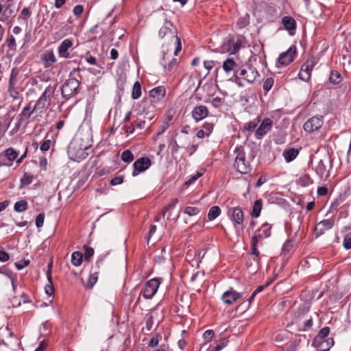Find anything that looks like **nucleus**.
<instances>
[{
  "mask_svg": "<svg viewBox=\"0 0 351 351\" xmlns=\"http://www.w3.org/2000/svg\"><path fill=\"white\" fill-rule=\"evenodd\" d=\"M203 128H204V131L207 133L206 136H208L213 130V125L210 123H205L203 125Z\"/></svg>",
  "mask_w": 351,
  "mask_h": 351,
  "instance_id": "obj_59",
  "label": "nucleus"
},
{
  "mask_svg": "<svg viewBox=\"0 0 351 351\" xmlns=\"http://www.w3.org/2000/svg\"><path fill=\"white\" fill-rule=\"evenodd\" d=\"M323 123L322 117H313L304 123V130L308 133L313 132L321 128Z\"/></svg>",
  "mask_w": 351,
  "mask_h": 351,
  "instance_id": "obj_6",
  "label": "nucleus"
},
{
  "mask_svg": "<svg viewBox=\"0 0 351 351\" xmlns=\"http://www.w3.org/2000/svg\"><path fill=\"white\" fill-rule=\"evenodd\" d=\"M282 23L285 28L289 32L294 31L295 29V21L291 16H284L282 19Z\"/></svg>",
  "mask_w": 351,
  "mask_h": 351,
  "instance_id": "obj_22",
  "label": "nucleus"
},
{
  "mask_svg": "<svg viewBox=\"0 0 351 351\" xmlns=\"http://www.w3.org/2000/svg\"><path fill=\"white\" fill-rule=\"evenodd\" d=\"M343 245L347 250L351 248V233L348 234L344 237Z\"/></svg>",
  "mask_w": 351,
  "mask_h": 351,
  "instance_id": "obj_48",
  "label": "nucleus"
},
{
  "mask_svg": "<svg viewBox=\"0 0 351 351\" xmlns=\"http://www.w3.org/2000/svg\"><path fill=\"white\" fill-rule=\"evenodd\" d=\"M28 204L25 200L16 202L14 206V210L17 213H21L27 209Z\"/></svg>",
  "mask_w": 351,
  "mask_h": 351,
  "instance_id": "obj_34",
  "label": "nucleus"
},
{
  "mask_svg": "<svg viewBox=\"0 0 351 351\" xmlns=\"http://www.w3.org/2000/svg\"><path fill=\"white\" fill-rule=\"evenodd\" d=\"M312 325L313 319L311 317H310L309 319H307L306 321H304L302 330L304 331L308 330L311 328Z\"/></svg>",
  "mask_w": 351,
  "mask_h": 351,
  "instance_id": "obj_58",
  "label": "nucleus"
},
{
  "mask_svg": "<svg viewBox=\"0 0 351 351\" xmlns=\"http://www.w3.org/2000/svg\"><path fill=\"white\" fill-rule=\"evenodd\" d=\"M5 156L10 161H13L16 158L18 154L13 148H8L5 151Z\"/></svg>",
  "mask_w": 351,
  "mask_h": 351,
  "instance_id": "obj_42",
  "label": "nucleus"
},
{
  "mask_svg": "<svg viewBox=\"0 0 351 351\" xmlns=\"http://www.w3.org/2000/svg\"><path fill=\"white\" fill-rule=\"evenodd\" d=\"M222 100H223L222 98L216 97L211 99L210 103L213 107L219 108L222 104Z\"/></svg>",
  "mask_w": 351,
  "mask_h": 351,
  "instance_id": "obj_54",
  "label": "nucleus"
},
{
  "mask_svg": "<svg viewBox=\"0 0 351 351\" xmlns=\"http://www.w3.org/2000/svg\"><path fill=\"white\" fill-rule=\"evenodd\" d=\"M341 74L337 71H332L330 74L329 80L334 84H338L341 82Z\"/></svg>",
  "mask_w": 351,
  "mask_h": 351,
  "instance_id": "obj_37",
  "label": "nucleus"
},
{
  "mask_svg": "<svg viewBox=\"0 0 351 351\" xmlns=\"http://www.w3.org/2000/svg\"><path fill=\"white\" fill-rule=\"evenodd\" d=\"M257 124H258L257 121H253L245 123L244 128L245 130L252 132L256 128Z\"/></svg>",
  "mask_w": 351,
  "mask_h": 351,
  "instance_id": "obj_51",
  "label": "nucleus"
},
{
  "mask_svg": "<svg viewBox=\"0 0 351 351\" xmlns=\"http://www.w3.org/2000/svg\"><path fill=\"white\" fill-rule=\"evenodd\" d=\"M42 59L47 63V66H51L56 62V58L52 51H46Z\"/></svg>",
  "mask_w": 351,
  "mask_h": 351,
  "instance_id": "obj_26",
  "label": "nucleus"
},
{
  "mask_svg": "<svg viewBox=\"0 0 351 351\" xmlns=\"http://www.w3.org/2000/svg\"><path fill=\"white\" fill-rule=\"evenodd\" d=\"M47 277L49 284H47L45 287V291L46 294H47L48 295H51L54 291V288L53 286L50 269L47 271Z\"/></svg>",
  "mask_w": 351,
  "mask_h": 351,
  "instance_id": "obj_28",
  "label": "nucleus"
},
{
  "mask_svg": "<svg viewBox=\"0 0 351 351\" xmlns=\"http://www.w3.org/2000/svg\"><path fill=\"white\" fill-rule=\"evenodd\" d=\"M298 155V151L295 148H290L289 149H286L283 152V156L285 157V160L287 162H289L293 160Z\"/></svg>",
  "mask_w": 351,
  "mask_h": 351,
  "instance_id": "obj_25",
  "label": "nucleus"
},
{
  "mask_svg": "<svg viewBox=\"0 0 351 351\" xmlns=\"http://www.w3.org/2000/svg\"><path fill=\"white\" fill-rule=\"evenodd\" d=\"M296 53V48L295 46H291L289 49L284 53H282L278 58V63L281 65L286 66L293 62Z\"/></svg>",
  "mask_w": 351,
  "mask_h": 351,
  "instance_id": "obj_10",
  "label": "nucleus"
},
{
  "mask_svg": "<svg viewBox=\"0 0 351 351\" xmlns=\"http://www.w3.org/2000/svg\"><path fill=\"white\" fill-rule=\"evenodd\" d=\"M51 145V140H46L41 144L40 149L42 152H47L49 149Z\"/></svg>",
  "mask_w": 351,
  "mask_h": 351,
  "instance_id": "obj_53",
  "label": "nucleus"
},
{
  "mask_svg": "<svg viewBox=\"0 0 351 351\" xmlns=\"http://www.w3.org/2000/svg\"><path fill=\"white\" fill-rule=\"evenodd\" d=\"M152 165L151 160L147 157L137 159L133 164L132 176L135 177L139 173L145 171Z\"/></svg>",
  "mask_w": 351,
  "mask_h": 351,
  "instance_id": "obj_4",
  "label": "nucleus"
},
{
  "mask_svg": "<svg viewBox=\"0 0 351 351\" xmlns=\"http://www.w3.org/2000/svg\"><path fill=\"white\" fill-rule=\"evenodd\" d=\"M166 94V89L164 86H158L149 91V97L153 102H158L163 99Z\"/></svg>",
  "mask_w": 351,
  "mask_h": 351,
  "instance_id": "obj_18",
  "label": "nucleus"
},
{
  "mask_svg": "<svg viewBox=\"0 0 351 351\" xmlns=\"http://www.w3.org/2000/svg\"><path fill=\"white\" fill-rule=\"evenodd\" d=\"M160 335H156L153 337L149 343V346L152 348L156 347L158 344L159 339L160 338Z\"/></svg>",
  "mask_w": 351,
  "mask_h": 351,
  "instance_id": "obj_55",
  "label": "nucleus"
},
{
  "mask_svg": "<svg viewBox=\"0 0 351 351\" xmlns=\"http://www.w3.org/2000/svg\"><path fill=\"white\" fill-rule=\"evenodd\" d=\"M86 149H87V147H80L77 150L76 143H72L69 147V153L74 158V160H80L86 158V154L84 152Z\"/></svg>",
  "mask_w": 351,
  "mask_h": 351,
  "instance_id": "obj_17",
  "label": "nucleus"
},
{
  "mask_svg": "<svg viewBox=\"0 0 351 351\" xmlns=\"http://www.w3.org/2000/svg\"><path fill=\"white\" fill-rule=\"evenodd\" d=\"M11 123V119L9 117H5L0 120V134L3 135L8 130Z\"/></svg>",
  "mask_w": 351,
  "mask_h": 351,
  "instance_id": "obj_29",
  "label": "nucleus"
},
{
  "mask_svg": "<svg viewBox=\"0 0 351 351\" xmlns=\"http://www.w3.org/2000/svg\"><path fill=\"white\" fill-rule=\"evenodd\" d=\"M237 67V64L234 61L232 58H228L226 60L222 65L223 71L229 74L231 71H234Z\"/></svg>",
  "mask_w": 351,
  "mask_h": 351,
  "instance_id": "obj_23",
  "label": "nucleus"
},
{
  "mask_svg": "<svg viewBox=\"0 0 351 351\" xmlns=\"http://www.w3.org/2000/svg\"><path fill=\"white\" fill-rule=\"evenodd\" d=\"M250 23V16L248 14H245L244 16L241 17L237 22V27L239 29H243L248 25Z\"/></svg>",
  "mask_w": 351,
  "mask_h": 351,
  "instance_id": "obj_38",
  "label": "nucleus"
},
{
  "mask_svg": "<svg viewBox=\"0 0 351 351\" xmlns=\"http://www.w3.org/2000/svg\"><path fill=\"white\" fill-rule=\"evenodd\" d=\"M317 342H319L317 346L318 351H328L334 345V340L332 337L322 339Z\"/></svg>",
  "mask_w": 351,
  "mask_h": 351,
  "instance_id": "obj_21",
  "label": "nucleus"
},
{
  "mask_svg": "<svg viewBox=\"0 0 351 351\" xmlns=\"http://www.w3.org/2000/svg\"><path fill=\"white\" fill-rule=\"evenodd\" d=\"M141 95V86L138 82H136L134 84L132 92V98L133 99H138Z\"/></svg>",
  "mask_w": 351,
  "mask_h": 351,
  "instance_id": "obj_36",
  "label": "nucleus"
},
{
  "mask_svg": "<svg viewBox=\"0 0 351 351\" xmlns=\"http://www.w3.org/2000/svg\"><path fill=\"white\" fill-rule=\"evenodd\" d=\"M199 211L200 210L199 208L192 206H186L184 210V213L189 216L196 215L199 213Z\"/></svg>",
  "mask_w": 351,
  "mask_h": 351,
  "instance_id": "obj_43",
  "label": "nucleus"
},
{
  "mask_svg": "<svg viewBox=\"0 0 351 351\" xmlns=\"http://www.w3.org/2000/svg\"><path fill=\"white\" fill-rule=\"evenodd\" d=\"M271 227L267 223L262 225L261 228L258 230L259 237L267 238L271 234L270 232Z\"/></svg>",
  "mask_w": 351,
  "mask_h": 351,
  "instance_id": "obj_32",
  "label": "nucleus"
},
{
  "mask_svg": "<svg viewBox=\"0 0 351 351\" xmlns=\"http://www.w3.org/2000/svg\"><path fill=\"white\" fill-rule=\"evenodd\" d=\"M9 94L11 97H12L14 99H19L21 98V95L12 86H10L9 89Z\"/></svg>",
  "mask_w": 351,
  "mask_h": 351,
  "instance_id": "obj_49",
  "label": "nucleus"
},
{
  "mask_svg": "<svg viewBox=\"0 0 351 351\" xmlns=\"http://www.w3.org/2000/svg\"><path fill=\"white\" fill-rule=\"evenodd\" d=\"M328 165H331L330 160L327 156H325L318 161L315 166V172L320 178H322L326 173Z\"/></svg>",
  "mask_w": 351,
  "mask_h": 351,
  "instance_id": "obj_15",
  "label": "nucleus"
},
{
  "mask_svg": "<svg viewBox=\"0 0 351 351\" xmlns=\"http://www.w3.org/2000/svg\"><path fill=\"white\" fill-rule=\"evenodd\" d=\"M178 198H174L173 199L171 202L167 206V207L165 208V210L162 212V215L165 216V213L174 208L176 206V205L178 204Z\"/></svg>",
  "mask_w": 351,
  "mask_h": 351,
  "instance_id": "obj_52",
  "label": "nucleus"
},
{
  "mask_svg": "<svg viewBox=\"0 0 351 351\" xmlns=\"http://www.w3.org/2000/svg\"><path fill=\"white\" fill-rule=\"evenodd\" d=\"M262 209V200L261 199H257L254 202L252 211V216L253 217L257 218L259 217L261 211Z\"/></svg>",
  "mask_w": 351,
  "mask_h": 351,
  "instance_id": "obj_30",
  "label": "nucleus"
},
{
  "mask_svg": "<svg viewBox=\"0 0 351 351\" xmlns=\"http://www.w3.org/2000/svg\"><path fill=\"white\" fill-rule=\"evenodd\" d=\"M329 332H330V328L328 326L324 327L318 332V334L316 337V339H315V341L325 339L329 335Z\"/></svg>",
  "mask_w": 351,
  "mask_h": 351,
  "instance_id": "obj_39",
  "label": "nucleus"
},
{
  "mask_svg": "<svg viewBox=\"0 0 351 351\" xmlns=\"http://www.w3.org/2000/svg\"><path fill=\"white\" fill-rule=\"evenodd\" d=\"M263 238L259 237V234H257L252 237V241H251V246H256L257 247L258 242L261 240Z\"/></svg>",
  "mask_w": 351,
  "mask_h": 351,
  "instance_id": "obj_62",
  "label": "nucleus"
},
{
  "mask_svg": "<svg viewBox=\"0 0 351 351\" xmlns=\"http://www.w3.org/2000/svg\"><path fill=\"white\" fill-rule=\"evenodd\" d=\"M55 91V88L51 86L50 85L48 86L42 95L40 97L39 99L43 101L45 103H50L51 97L53 95Z\"/></svg>",
  "mask_w": 351,
  "mask_h": 351,
  "instance_id": "obj_24",
  "label": "nucleus"
},
{
  "mask_svg": "<svg viewBox=\"0 0 351 351\" xmlns=\"http://www.w3.org/2000/svg\"><path fill=\"white\" fill-rule=\"evenodd\" d=\"M221 213V209L219 206H214L211 207L208 213L209 220H213L217 218Z\"/></svg>",
  "mask_w": 351,
  "mask_h": 351,
  "instance_id": "obj_35",
  "label": "nucleus"
},
{
  "mask_svg": "<svg viewBox=\"0 0 351 351\" xmlns=\"http://www.w3.org/2000/svg\"><path fill=\"white\" fill-rule=\"evenodd\" d=\"M73 41L71 39L64 40L58 47L59 56L64 58H69L70 57L68 49L72 47Z\"/></svg>",
  "mask_w": 351,
  "mask_h": 351,
  "instance_id": "obj_19",
  "label": "nucleus"
},
{
  "mask_svg": "<svg viewBox=\"0 0 351 351\" xmlns=\"http://www.w3.org/2000/svg\"><path fill=\"white\" fill-rule=\"evenodd\" d=\"M84 250H85V252H84V256L85 261H87L90 257H92L93 256L94 250H93V248H92L89 246H87V245H84Z\"/></svg>",
  "mask_w": 351,
  "mask_h": 351,
  "instance_id": "obj_46",
  "label": "nucleus"
},
{
  "mask_svg": "<svg viewBox=\"0 0 351 351\" xmlns=\"http://www.w3.org/2000/svg\"><path fill=\"white\" fill-rule=\"evenodd\" d=\"M214 336V332L211 330H208L204 332V337L205 339L208 341H210Z\"/></svg>",
  "mask_w": 351,
  "mask_h": 351,
  "instance_id": "obj_61",
  "label": "nucleus"
},
{
  "mask_svg": "<svg viewBox=\"0 0 351 351\" xmlns=\"http://www.w3.org/2000/svg\"><path fill=\"white\" fill-rule=\"evenodd\" d=\"M334 226V221L331 219H324L317 223L314 228L316 237L323 234L327 230L331 229Z\"/></svg>",
  "mask_w": 351,
  "mask_h": 351,
  "instance_id": "obj_12",
  "label": "nucleus"
},
{
  "mask_svg": "<svg viewBox=\"0 0 351 351\" xmlns=\"http://www.w3.org/2000/svg\"><path fill=\"white\" fill-rule=\"evenodd\" d=\"M236 76H239V77L243 78L248 83H252L256 80L258 76V73L254 68L247 67L237 72Z\"/></svg>",
  "mask_w": 351,
  "mask_h": 351,
  "instance_id": "obj_7",
  "label": "nucleus"
},
{
  "mask_svg": "<svg viewBox=\"0 0 351 351\" xmlns=\"http://www.w3.org/2000/svg\"><path fill=\"white\" fill-rule=\"evenodd\" d=\"M160 281L158 278L149 280L145 285L143 291V295L145 299H151L156 294L159 285Z\"/></svg>",
  "mask_w": 351,
  "mask_h": 351,
  "instance_id": "obj_5",
  "label": "nucleus"
},
{
  "mask_svg": "<svg viewBox=\"0 0 351 351\" xmlns=\"http://www.w3.org/2000/svg\"><path fill=\"white\" fill-rule=\"evenodd\" d=\"M274 79L272 77H268L265 80L263 83V90L267 93L274 85Z\"/></svg>",
  "mask_w": 351,
  "mask_h": 351,
  "instance_id": "obj_45",
  "label": "nucleus"
},
{
  "mask_svg": "<svg viewBox=\"0 0 351 351\" xmlns=\"http://www.w3.org/2000/svg\"><path fill=\"white\" fill-rule=\"evenodd\" d=\"M46 104L47 103L38 99L33 108V111H40V112H42L46 106Z\"/></svg>",
  "mask_w": 351,
  "mask_h": 351,
  "instance_id": "obj_44",
  "label": "nucleus"
},
{
  "mask_svg": "<svg viewBox=\"0 0 351 351\" xmlns=\"http://www.w3.org/2000/svg\"><path fill=\"white\" fill-rule=\"evenodd\" d=\"M234 167L241 173H247L250 169L248 162H246L245 154L242 151L238 150L237 155L235 158Z\"/></svg>",
  "mask_w": 351,
  "mask_h": 351,
  "instance_id": "obj_3",
  "label": "nucleus"
},
{
  "mask_svg": "<svg viewBox=\"0 0 351 351\" xmlns=\"http://www.w3.org/2000/svg\"><path fill=\"white\" fill-rule=\"evenodd\" d=\"M314 65L315 61L313 59L307 60L300 69L298 73L299 78L304 82H308L310 79L311 71Z\"/></svg>",
  "mask_w": 351,
  "mask_h": 351,
  "instance_id": "obj_8",
  "label": "nucleus"
},
{
  "mask_svg": "<svg viewBox=\"0 0 351 351\" xmlns=\"http://www.w3.org/2000/svg\"><path fill=\"white\" fill-rule=\"evenodd\" d=\"M242 297L241 293L236 291L232 288L225 291L221 295V300L227 305H231Z\"/></svg>",
  "mask_w": 351,
  "mask_h": 351,
  "instance_id": "obj_9",
  "label": "nucleus"
},
{
  "mask_svg": "<svg viewBox=\"0 0 351 351\" xmlns=\"http://www.w3.org/2000/svg\"><path fill=\"white\" fill-rule=\"evenodd\" d=\"M121 158L123 161L130 162L134 160V155L130 150L127 149L123 152Z\"/></svg>",
  "mask_w": 351,
  "mask_h": 351,
  "instance_id": "obj_41",
  "label": "nucleus"
},
{
  "mask_svg": "<svg viewBox=\"0 0 351 351\" xmlns=\"http://www.w3.org/2000/svg\"><path fill=\"white\" fill-rule=\"evenodd\" d=\"M103 258L99 259L95 265L92 267L90 274L88 277V283L86 285V288L92 289L93 287L95 285L98 280V273L100 267V265L103 263Z\"/></svg>",
  "mask_w": 351,
  "mask_h": 351,
  "instance_id": "obj_13",
  "label": "nucleus"
},
{
  "mask_svg": "<svg viewBox=\"0 0 351 351\" xmlns=\"http://www.w3.org/2000/svg\"><path fill=\"white\" fill-rule=\"evenodd\" d=\"M208 108L203 105L195 107L192 111V117L196 122L200 121L208 116Z\"/></svg>",
  "mask_w": 351,
  "mask_h": 351,
  "instance_id": "obj_16",
  "label": "nucleus"
},
{
  "mask_svg": "<svg viewBox=\"0 0 351 351\" xmlns=\"http://www.w3.org/2000/svg\"><path fill=\"white\" fill-rule=\"evenodd\" d=\"M228 47L227 48L228 51L230 53H236L240 47V45L238 43V41L235 42L233 39H230L226 44Z\"/></svg>",
  "mask_w": 351,
  "mask_h": 351,
  "instance_id": "obj_33",
  "label": "nucleus"
},
{
  "mask_svg": "<svg viewBox=\"0 0 351 351\" xmlns=\"http://www.w3.org/2000/svg\"><path fill=\"white\" fill-rule=\"evenodd\" d=\"M328 189L326 187L321 186L317 189V195L319 196H324L327 194Z\"/></svg>",
  "mask_w": 351,
  "mask_h": 351,
  "instance_id": "obj_64",
  "label": "nucleus"
},
{
  "mask_svg": "<svg viewBox=\"0 0 351 351\" xmlns=\"http://www.w3.org/2000/svg\"><path fill=\"white\" fill-rule=\"evenodd\" d=\"M123 179L121 176H115L113 178L111 181L110 184L113 186L120 184L123 182Z\"/></svg>",
  "mask_w": 351,
  "mask_h": 351,
  "instance_id": "obj_60",
  "label": "nucleus"
},
{
  "mask_svg": "<svg viewBox=\"0 0 351 351\" xmlns=\"http://www.w3.org/2000/svg\"><path fill=\"white\" fill-rule=\"evenodd\" d=\"M161 64L167 73H171L177 64V59L173 58L171 53L166 52L163 53Z\"/></svg>",
  "mask_w": 351,
  "mask_h": 351,
  "instance_id": "obj_11",
  "label": "nucleus"
},
{
  "mask_svg": "<svg viewBox=\"0 0 351 351\" xmlns=\"http://www.w3.org/2000/svg\"><path fill=\"white\" fill-rule=\"evenodd\" d=\"M7 45H8V47L10 49H14L16 47V41H15V38L13 36H10L7 39Z\"/></svg>",
  "mask_w": 351,
  "mask_h": 351,
  "instance_id": "obj_56",
  "label": "nucleus"
},
{
  "mask_svg": "<svg viewBox=\"0 0 351 351\" xmlns=\"http://www.w3.org/2000/svg\"><path fill=\"white\" fill-rule=\"evenodd\" d=\"M202 176V173L201 172H197L195 175L191 176L187 181L185 182L184 185L189 186L190 184L196 181Z\"/></svg>",
  "mask_w": 351,
  "mask_h": 351,
  "instance_id": "obj_47",
  "label": "nucleus"
},
{
  "mask_svg": "<svg viewBox=\"0 0 351 351\" xmlns=\"http://www.w3.org/2000/svg\"><path fill=\"white\" fill-rule=\"evenodd\" d=\"M300 184L302 186H307L313 183V181L308 174L302 176L299 179Z\"/></svg>",
  "mask_w": 351,
  "mask_h": 351,
  "instance_id": "obj_40",
  "label": "nucleus"
},
{
  "mask_svg": "<svg viewBox=\"0 0 351 351\" xmlns=\"http://www.w3.org/2000/svg\"><path fill=\"white\" fill-rule=\"evenodd\" d=\"M45 220V215L43 213H40L36 218V226L37 228H40L43 226Z\"/></svg>",
  "mask_w": 351,
  "mask_h": 351,
  "instance_id": "obj_50",
  "label": "nucleus"
},
{
  "mask_svg": "<svg viewBox=\"0 0 351 351\" xmlns=\"http://www.w3.org/2000/svg\"><path fill=\"white\" fill-rule=\"evenodd\" d=\"M31 106L29 104L25 106L22 112L19 114V117L21 121L27 120L30 118L31 115L34 113L33 110H31Z\"/></svg>",
  "mask_w": 351,
  "mask_h": 351,
  "instance_id": "obj_27",
  "label": "nucleus"
},
{
  "mask_svg": "<svg viewBox=\"0 0 351 351\" xmlns=\"http://www.w3.org/2000/svg\"><path fill=\"white\" fill-rule=\"evenodd\" d=\"M80 82L78 80L74 77H69L67 79L61 88V94L62 97L65 99H69L72 96L76 95L78 92V88Z\"/></svg>",
  "mask_w": 351,
  "mask_h": 351,
  "instance_id": "obj_1",
  "label": "nucleus"
},
{
  "mask_svg": "<svg viewBox=\"0 0 351 351\" xmlns=\"http://www.w3.org/2000/svg\"><path fill=\"white\" fill-rule=\"evenodd\" d=\"M173 27V24L171 23V22L166 21L164 25L159 30L158 35L160 38H164L166 35L169 34L172 38H176L177 45H176V47L173 53H174V55L176 56L178 54V52L181 50L182 45H181L180 38L177 36H175L173 35V33L171 32V27Z\"/></svg>",
  "mask_w": 351,
  "mask_h": 351,
  "instance_id": "obj_2",
  "label": "nucleus"
},
{
  "mask_svg": "<svg viewBox=\"0 0 351 351\" xmlns=\"http://www.w3.org/2000/svg\"><path fill=\"white\" fill-rule=\"evenodd\" d=\"M84 8L82 5H77L73 8V14L77 16H80L83 12Z\"/></svg>",
  "mask_w": 351,
  "mask_h": 351,
  "instance_id": "obj_57",
  "label": "nucleus"
},
{
  "mask_svg": "<svg viewBox=\"0 0 351 351\" xmlns=\"http://www.w3.org/2000/svg\"><path fill=\"white\" fill-rule=\"evenodd\" d=\"M9 258L10 256L7 252L0 250V261L5 262Z\"/></svg>",
  "mask_w": 351,
  "mask_h": 351,
  "instance_id": "obj_63",
  "label": "nucleus"
},
{
  "mask_svg": "<svg viewBox=\"0 0 351 351\" xmlns=\"http://www.w3.org/2000/svg\"><path fill=\"white\" fill-rule=\"evenodd\" d=\"M232 212V219L234 222V227L236 225H240L243 222V210L238 207H234L230 209Z\"/></svg>",
  "mask_w": 351,
  "mask_h": 351,
  "instance_id": "obj_20",
  "label": "nucleus"
},
{
  "mask_svg": "<svg viewBox=\"0 0 351 351\" xmlns=\"http://www.w3.org/2000/svg\"><path fill=\"white\" fill-rule=\"evenodd\" d=\"M273 121L270 119H264L256 130V137L261 138L265 136L271 129Z\"/></svg>",
  "mask_w": 351,
  "mask_h": 351,
  "instance_id": "obj_14",
  "label": "nucleus"
},
{
  "mask_svg": "<svg viewBox=\"0 0 351 351\" xmlns=\"http://www.w3.org/2000/svg\"><path fill=\"white\" fill-rule=\"evenodd\" d=\"M83 254L80 252H74L71 255V263L74 266H80L82 263Z\"/></svg>",
  "mask_w": 351,
  "mask_h": 351,
  "instance_id": "obj_31",
  "label": "nucleus"
}]
</instances>
